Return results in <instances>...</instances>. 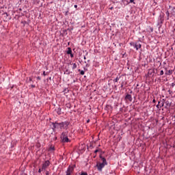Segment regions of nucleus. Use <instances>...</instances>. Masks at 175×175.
I'll use <instances>...</instances> for the list:
<instances>
[{
    "instance_id": "obj_1",
    "label": "nucleus",
    "mask_w": 175,
    "mask_h": 175,
    "mask_svg": "<svg viewBox=\"0 0 175 175\" xmlns=\"http://www.w3.org/2000/svg\"><path fill=\"white\" fill-rule=\"evenodd\" d=\"M100 158L102 161V163H98L96 164V166L98 167V170H99L100 172V171H102V169L103 167H105V166H106V165H107V161H106L105 158L102 156H100Z\"/></svg>"
},
{
    "instance_id": "obj_2",
    "label": "nucleus",
    "mask_w": 175,
    "mask_h": 175,
    "mask_svg": "<svg viewBox=\"0 0 175 175\" xmlns=\"http://www.w3.org/2000/svg\"><path fill=\"white\" fill-rule=\"evenodd\" d=\"M60 137L62 143H69L70 140L68 138V133L63 132Z\"/></svg>"
},
{
    "instance_id": "obj_3",
    "label": "nucleus",
    "mask_w": 175,
    "mask_h": 175,
    "mask_svg": "<svg viewBox=\"0 0 175 175\" xmlns=\"http://www.w3.org/2000/svg\"><path fill=\"white\" fill-rule=\"evenodd\" d=\"M130 46H132L137 51L139 50V49H142V44L139 42H130Z\"/></svg>"
},
{
    "instance_id": "obj_4",
    "label": "nucleus",
    "mask_w": 175,
    "mask_h": 175,
    "mask_svg": "<svg viewBox=\"0 0 175 175\" xmlns=\"http://www.w3.org/2000/svg\"><path fill=\"white\" fill-rule=\"evenodd\" d=\"M53 128H55V129L59 128L60 129H62L65 128V126L64 124V122L53 123Z\"/></svg>"
},
{
    "instance_id": "obj_5",
    "label": "nucleus",
    "mask_w": 175,
    "mask_h": 175,
    "mask_svg": "<svg viewBox=\"0 0 175 175\" xmlns=\"http://www.w3.org/2000/svg\"><path fill=\"white\" fill-rule=\"evenodd\" d=\"M50 166V161L46 160L45 162L42 164V170H46L48 167Z\"/></svg>"
},
{
    "instance_id": "obj_6",
    "label": "nucleus",
    "mask_w": 175,
    "mask_h": 175,
    "mask_svg": "<svg viewBox=\"0 0 175 175\" xmlns=\"http://www.w3.org/2000/svg\"><path fill=\"white\" fill-rule=\"evenodd\" d=\"M125 99H127V100H130V102H132V96L131 94H126Z\"/></svg>"
},
{
    "instance_id": "obj_7",
    "label": "nucleus",
    "mask_w": 175,
    "mask_h": 175,
    "mask_svg": "<svg viewBox=\"0 0 175 175\" xmlns=\"http://www.w3.org/2000/svg\"><path fill=\"white\" fill-rule=\"evenodd\" d=\"M56 111H57V113L59 115V116H61V114L62 113V109L61 107H59L56 109Z\"/></svg>"
},
{
    "instance_id": "obj_8",
    "label": "nucleus",
    "mask_w": 175,
    "mask_h": 175,
    "mask_svg": "<svg viewBox=\"0 0 175 175\" xmlns=\"http://www.w3.org/2000/svg\"><path fill=\"white\" fill-rule=\"evenodd\" d=\"M63 124L64 125V128L68 129V126H69V122H63Z\"/></svg>"
},
{
    "instance_id": "obj_9",
    "label": "nucleus",
    "mask_w": 175,
    "mask_h": 175,
    "mask_svg": "<svg viewBox=\"0 0 175 175\" xmlns=\"http://www.w3.org/2000/svg\"><path fill=\"white\" fill-rule=\"evenodd\" d=\"M67 54H72V49L71 48L68 49Z\"/></svg>"
},
{
    "instance_id": "obj_10",
    "label": "nucleus",
    "mask_w": 175,
    "mask_h": 175,
    "mask_svg": "<svg viewBox=\"0 0 175 175\" xmlns=\"http://www.w3.org/2000/svg\"><path fill=\"white\" fill-rule=\"evenodd\" d=\"M79 70V72H80V75H81L82 76H84V74H85V72H84V70Z\"/></svg>"
},
{
    "instance_id": "obj_11",
    "label": "nucleus",
    "mask_w": 175,
    "mask_h": 175,
    "mask_svg": "<svg viewBox=\"0 0 175 175\" xmlns=\"http://www.w3.org/2000/svg\"><path fill=\"white\" fill-rule=\"evenodd\" d=\"M77 68V64L76 63L72 64V69H76Z\"/></svg>"
},
{
    "instance_id": "obj_12",
    "label": "nucleus",
    "mask_w": 175,
    "mask_h": 175,
    "mask_svg": "<svg viewBox=\"0 0 175 175\" xmlns=\"http://www.w3.org/2000/svg\"><path fill=\"white\" fill-rule=\"evenodd\" d=\"M119 80H120V78H118V77H117L113 80V81H115V83H118Z\"/></svg>"
},
{
    "instance_id": "obj_13",
    "label": "nucleus",
    "mask_w": 175,
    "mask_h": 175,
    "mask_svg": "<svg viewBox=\"0 0 175 175\" xmlns=\"http://www.w3.org/2000/svg\"><path fill=\"white\" fill-rule=\"evenodd\" d=\"M160 103H161V102L159 101L158 105H157V109H161V105H160Z\"/></svg>"
},
{
    "instance_id": "obj_14",
    "label": "nucleus",
    "mask_w": 175,
    "mask_h": 175,
    "mask_svg": "<svg viewBox=\"0 0 175 175\" xmlns=\"http://www.w3.org/2000/svg\"><path fill=\"white\" fill-rule=\"evenodd\" d=\"M163 70H161L160 72V76H163Z\"/></svg>"
},
{
    "instance_id": "obj_15",
    "label": "nucleus",
    "mask_w": 175,
    "mask_h": 175,
    "mask_svg": "<svg viewBox=\"0 0 175 175\" xmlns=\"http://www.w3.org/2000/svg\"><path fill=\"white\" fill-rule=\"evenodd\" d=\"M164 105H165L164 103H161L160 104V107H163Z\"/></svg>"
},
{
    "instance_id": "obj_16",
    "label": "nucleus",
    "mask_w": 175,
    "mask_h": 175,
    "mask_svg": "<svg viewBox=\"0 0 175 175\" xmlns=\"http://www.w3.org/2000/svg\"><path fill=\"white\" fill-rule=\"evenodd\" d=\"M81 175H88V174H87L86 172H83L81 174Z\"/></svg>"
},
{
    "instance_id": "obj_17",
    "label": "nucleus",
    "mask_w": 175,
    "mask_h": 175,
    "mask_svg": "<svg viewBox=\"0 0 175 175\" xmlns=\"http://www.w3.org/2000/svg\"><path fill=\"white\" fill-rule=\"evenodd\" d=\"M42 168H40V169L38 170V173H42Z\"/></svg>"
},
{
    "instance_id": "obj_18",
    "label": "nucleus",
    "mask_w": 175,
    "mask_h": 175,
    "mask_svg": "<svg viewBox=\"0 0 175 175\" xmlns=\"http://www.w3.org/2000/svg\"><path fill=\"white\" fill-rule=\"evenodd\" d=\"M43 75H44V76H46V75H47V74H46V71H44V72H43Z\"/></svg>"
},
{
    "instance_id": "obj_19",
    "label": "nucleus",
    "mask_w": 175,
    "mask_h": 175,
    "mask_svg": "<svg viewBox=\"0 0 175 175\" xmlns=\"http://www.w3.org/2000/svg\"><path fill=\"white\" fill-rule=\"evenodd\" d=\"M133 3L134 4L135 3V2H133V0H130V3Z\"/></svg>"
},
{
    "instance_id": "obj_20",
    "label": "nucleus",
    "mask_w": 175,
    "mask_h": 175,
    "mask_svg": "<svg viewBox=\"0 0 175 175\" xmlns=\"http://www.w3.org/2000/svg\"><path fill=\"white\" fill-rule=\"evenodd\" d=\"M70 55L71 58H73L74 55L72 54V53H71V54H70Z\"/></svg>"
},
{
    "instance_id": "obj_21",
    "label": "nucleus",
    "mask_w": 175,
    "mask_h": 175,
    "mask_svg": "<svg viewBox=\"0 0 175 175\" xmlns=\"http://www.w3.org/2000/svg\"><path fill=\"white\" fill-rule=\"evenodd\" d=\"M174 85H175V83H172V87H174Z\"/></svg>"
},
{
    "instance_id": "obj_22",
    "label": "nucleus",
    "mask_w": 175,
    "mask_h": 175,
    "mask_svg": "<svg viewBox=\"0 0 175 175\" xmlns=\"http://www.w3.org/2000/svg\"><path fill=\"white\" fill-rule=\"evenodd\" d=\"M35 85H31V88H35Z\"/></svg>"
},
{
    "instance_id": "obj_23",
    "label": "nucleus",
    "mask_w": 175,
    "mask_h": 175,
    "mask_svg": "<svg viewBox=\"0 0 175 175\" xmlns=\"http://www.w3.org/2000/svg\"><path fill=\"white\" fill-rule=\"evenodd\" d=\"M49 171H46V175H49Z\"/></svg>"
},
{
    "instance_id": "obj_24",
    "label": "nucleus",
    "mask_w": 175,
    "mask_h": 175,
    "mask_svg": "<svg viewBox=\"0 0 175 175\" xmlns=\"http://www.w3.org/2000/svg\"><path fill=\"white\" fill-rule=\"evenodd\" d=\"M98 151H99L98 150H96L94 151V152L96 153V152H98Z\"/></svg>"
},
{
    "instance_id": "obj_25",
    "label": "nucleus",
    "mask_w": 175,
    "mask_h": 175,
    "mask_svg": "<svg viewBox=\"0 0 175 175\" xmlns=\"http://www.w3.org/2000/svg\"><path fill=\"white\" fill-rule=\"evenodd\" d=\"M74 7L76 8H77V5H75Z\"/></svg>"
},
{
    "instance_id": "obj_26",
    "label": "nucleus",
    "mask_w": 175,
    "mask_h": 175,
    "mask_svg": "<svg viewBox=\"0 0 175 175\" xmlns=\"http://www.w3.org/2000/svg\"><path fill=\"white\" fill-rule=\"evenodd\" d=\"M38 80H40V77H37Z\"/></svg>"
},
{
    "instance_id": "obj_27",
    "label": "nucleus",
    "mask_w": 175,
    "mask_h": 175,
    "mask_svg": "<svg viewBox=\"0 0 175 175\" xmlns=\"http://www.w3.org/2000/svg\"><path fill=\"white\" fill-rule=\"evenodd\" d=\"M152 102H153V103H155V99H154V100H152Z\"/></svg>"
},
{
    "instance_id": "obj_28",
    "label": "nucleus",
    "mask_w": 175,
    "mask_h": 175,
    "mask_svg": "<svg viewBox=\"0 0 175 175\" xmlns=\"http://www.w3.org/2000/svg\"><path fill=\"white\" fill-rule=\"evenodd\" d=\"M167 106H170V104H169V103H167Z\"/></svg>"
},
{
    "instance_id": "obj_29",
    "label": "nucleus",
    "mask_w": 175,
    "mask_h": 175,
    "mask_svg": "<svg viewBox=\"0 0 175 175\" xmlns=\"http://www.w3.org/2000/svg\"><path fill=\"white\" fill-rule=\"evenodd\" d=\"M122 87H124V85H122V83L121 88H122Z\"/></svg>"
},
{
    "instance_id": "obj_30",
    "label": "nucleus",
    "mask_w": 175,
    "mask_h": 175,
    "mask_svg": "<svg viewBox=\"0 0 175 175\" xmlns=\"http://www.w3.org/2000/svg\"><path fill=\"white\" fill-rule=\"evenodd\" d=\"M87 122H90V120H88L87 121Z\"/></svg>"
},
{
    "instance_id": "obj_31",
    "label": "nucleus",
    "mask_w": 175,
    "mask_h": 175,
    "mask_svg": "<svg viewBox=\"0 0 175 175\" xmlns=\"http://www.w3.org/2000/svg\"><path fill=\"white\" fill-rule=\"evenodd\" d=\"M84 59H85V57H84Z\"/></svg>"
}]
</instances>
